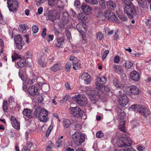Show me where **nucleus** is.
<instances>
[{
	"label": "nucleus",
	"instance_id": "obj_7",
	"mask_svg": "<svg viewBox=\"0 0 151 151\" xmlns=\"http://www.w3.org/2000/svg\"><path fill=\"white\" fill-rule=\"evenodd\" d=\"M137 112L139 113L141 117L145 118L150 114V110L145 106H140L138 108Z\"/></svg>",
	"mask_w": 151,
	"mask_h": 151
},
{
	"label": "nucleus",
	"instance_id": "obj_15",
	"mask_svg": "<svg viewBox=\"0 0 151 151\" xmlns=\"http://www.w3.org/2000/svg\"><path fill=\"white\" fill-rule=\"evenodd\" d=\"M11 123L13 127L15 129H19L20 128L19 123L14 116H11L10 118Z\"/></svg>",
	"mask_w": 151,
	"mask_h": 151
},
{
	"label": "nucleus",
	"instance_id": "obj_18",
	"mask_svg": "<svg viewBox=\"0 0 151 151\" xmlns=\"http://www.w3.org/2000/svg\"><path fill=\"white\" fill-rule=\"evenodd\" d=\"M32 111L28 109H24L23 113L24 115L29 119H32L34 117V115L32 113Z\"/></svg>",
	"mask_w": 151,
	"mask_h": 151
},
{
	"label": "nucleus",
	"instance_id": "obj_23",
	"mask_svg": "<svg viewBox=\"0 0 151 151\" xmlns=\"http://www.w3.org/2000/svg\"><path fill=\"white\" fill-rule=\"evenodd\" d=\"M122 63H123V66L127 69L130 68L133 65L132 62L130 60H123Z\"/></svg>",
	"mask_w": 151,
	"mask_h": 151
},
{
	"label": "nucleus",
	"instance_id": "obj_64",
	"mask_svg": "<svg viewBox=\"0 0 151 151\" xmlns=\"http://www.w3.org/2000/svg\"><path fill=\"white\" fill-rule=\"evenodd\" d=\"M119 61V56L117 55L114 58V62L115 63H118Z\"/></svg>",
	"mask_w": 151,
	"mask_h": 151
},
{
	"label": "nucleus",
	"instance_id": "obj_21",
	"mask_svg": "<svg viewBox=\"0 0 151 151\" xmlns=\"http://www.w3.org/2000/svg\"><path fill=\"white\" fill-rule=\"evenodd\" d=\"M68 16V14L67 12L63 13L62 19L63 21L62 24L63 25H65L68 23L69 22Z\"/></svg>",
	"mask_w": 151,
	"mask_h": 151
},
{
	"label": "nucleus",
	"instance_id": "obj_41",
	"mask_svg": "<svg viewBox=\"0 0 151 151\" xmlns=\"http://www.w3.org/2000/svg\"><path fill=\"white\" fill-rule=\"evenodd\" d=\"M38 119L41 122H45L47 120V116H45L44 115L38 116Z\"/></svg>",
	"mask_w": 151,
	"mask_h": 151
},
{
	"label": "nucleus",
	"instance_id": "obj_40",
	"mask_svg": "<svg viewBox=\"0 0 151 151\" xmlns=\"http://www.w3.org/2000/svg\"><path fill=\"white\" fill-rule=\"evenodd\" d=\"M19 29L20 32L23 33H25L27 31L26 27L23 24L19 25Z\"/></svg>",
	"mask_w": 151,
	"mask_h": 151
},
{
	"label": "nucleus",
	"instance_id": "obj_3",
	"mask_svg": "<svg viewBox=\"0 0 151 151\" xmlns=\"http://www.w3.org/2000/svg\"><path fill=\"white\" fill-rule=\"evenodd\" d=\"M117 143L118 146L120 147H128L131 145L132 140L129 138L122 137L118 139Z\"/></svg>",
	"mask_w": 151,
	"mask_h": 151
},
{
	"label": "nucleus",
	"instance_id": "obj_46",
	"mask_svg": "<svg viewBox=\"0 0 151 151\" xmlns=\"http://www.w3.org/2000/svg\"><path fill=\"white\" fill-rule=\"evenodd\" d=\"M71 66V62H67L65 65V70L66 72H68L70 70Z\"/></svg>",
	"mask_w": 151,
	"mask_h": 151
},
{
	"label": "nucleus",
	"instance_id": "obj_50",
	"mask_svg": "<svg viewBox=\"0 0 151 151\" xmlns=\"http://www.w3.org/2000/svg\"><path fill=\"white\" fill-rule=\"evenodd\" d=\"M0 45L1 47V51L0 52V55H1L3 52V49L4 46L3 40L1 39H0Z\"/></svg>",
	"mask_w": 151,
	"mask_h": 151
},
{
	"label": "nucleus",
	"instance_id": "obj_52",
	"mask_svg": "<svg viewBox=\"0 0 151 151\" xmlns=\"http://www.w3.org/2000/svg\"><path fill=\"white\" fill-rule=\"evenodd\" d=\"M56 0H48V4L49 5L52 6L55 5Z\"/></svg>",
	"mask_w": 151,
	"mask_h": 151
},
{
	"label": "nucleus",
	"instance_id": "obj_5",
	"mask_svg": "<svg viewBox=\"0 0 151 151\" xmlns=\"http://www.w3.org/2000/svg\"><path fill=\"white\" fill-rule=\"evenodd\" d=\"M8 7L10 11L14 12L16 11L18 8V3L15 0H7Z\"/></svg>",
	"mask_w": 151,
	"mask_h": 151
},
{
	"label": "nucleus",
	"instance_id": "obj_55",
	"mask_svg": "<svg viewBox=\"0 0 151 151\" xmlns=\"http://www.w3.org/2000/svg\"><path fill=\"white\" fill-rule=\"evenodd\" d=\"M25 83L28 84H33L34 82L30 78L29 79L28 78H26L25 80Z\"/></svg>",
	"mask_w": 151,
	"mask_h": 151
},
{
	"label": "nucleus",
	"instance_id": "obj_54",
	"mask_svg": "<svg viewBox=\"0 0 151 151\" xmlns=\"http://www.w3.org/2000/svg\"><path fill=\"white\" fill-rule=\"evenodd\" d=\"M118 19L117 17L114 13V14H113V15L111 16V17H110L109 20H111L113 21H117Z\"/></svg>",
	"mask_w": 151,
	"mask_h": 151
},
{
	"label": "nucleus",
	"instance_id": "obj_58",
	"mask_svg": "<svg viewBox=\"0 0 151 151\" xmlns=\"http://www.w3.org/2000/svg\"><path fill=\"white\" fill-rule=\"evenodd\" d=\"M140 106V105H138L137 104H134L131 106L130 108L132 109L135 111H137L138 109V108Z\"/></svg>",
	"mask_w": 151,
	"mask_h": 151
},
{
	"label": "nucleus",
	"instance_id": "obj_31",
	"mask_svg": "<svg viewBox=\"0 0 151 151\" xmlns=\"http://www.w3.org/2000/svg\"><path fill=\"white\" fill-rule=\"evenodd\" d=\"M26 64L25 59H22L17 62V64L19 68H23L25 66Z\"/></svg>",
	"mask_w": 151,
	"mask_h": 151
},
{
	"label": "nucleus",
	"instance_id": "obj_60",
	"mask_svg": "<svg viewBox=\"0 0 151 151\" xmlns=\"http://www.w3.org/2000/svg\"><path fill=\"white\" fill-rule=\"evenodd\" d=\"M65 32L67 38H70L71 37L70 32L68 29H66L65 31Z\"/></svg>",
	"mask_w": 151,
	"mask_h": 151
},
{
	"label": "nucleus",
	"instance_id": "obj_57",
	"mask_svg": "<svg viewBox=\"0 0 151 151\" xmlns=\"http://www.w3.org/2000/svg\"><path fill=\"white\" fill-rule=\"evenodd\" d=\"M46 0H36V4L38 6H40L41 4H42Z\"/></svg>",
	"mask_w": 151,
	"mask_h": 151
},
{
	"label": "nucleus",
	"instance_id": "obj_9",
	"mask_svg": "<svg viewBox=\"0 0 151 151\" xmlns=\"http://www.w3.org/2000/svg\"><path fill=\"white\" fill-rule=\"evenodd\" d=\"M118 98L120 106L124 107L128 104V99L125 94L123 93L120 96H118Z\"/></svg>",
	"mask_w": 151,
	"mask_h": 151
},
{
	"label": "nucleus",
	"instance_id": "obj_43",
	"mask_svg": "<svg viewBox=\"0 0 151 151\" xmlns=\"http://www.w3.org/2000/svg\"><path fill=\"white\" fill-rule=\"evenodd\" d=\"M3 108L4 112L6 111L8 109L7 102L6 101H4L3 103Z\"/></svg>",
	"mask_w": 151,
	"mask_h": 151
},
{
	"label": "nucleus",
	"instance_id": "obj_42",
	"mask_svg": "<svg viewBox=\"0 0 151 151\" xmlns=\"http://www.w3.org/2000/svg\"><path fill=\"white\" fill-rule=\"evenodd\" d=\"M85 1L86 2L92 5H96L98 3L97 0H85Z\"/></svg>",
	"mask_w": 151,
	"mask_h": 151
},
{
	"label": "nucleus",
	"instance_id": "obj_4",
	"mask_svg": "<svg viewBox=\"0 0 151 151\" xmlns=\"http://www.w3.org/2000/svg\"><path fill=\"white\" fill-rule=\"evenodd\" d=\"M72 99L80 106H84L87 104V99L84 95L81 96L80 94L76 95L72 97Z\"/></svg>",
	"mask_w": 151,
	"mask_h": 151
},
{
	"label": "nucleus",
	"instance_id": "obj_28",
	"mask_svg": "<svg viewBox=\"0 0 151 151\" xmlns=\"http://www.w3.org/2000/svg\"><path fill=\"white\" fill-rule=\"evenodd\" d=\"M32 146L31 142H28L26 145L24 146L23 147V150L22 151H30V148Z\"/></svg>",
	"mask_w": 151,
	"mask_h": 151
},
{
	"label": "nucleus",
	"instance_id": "obj_27",
	"mask_svg": "<svg viewBox=\"0 0 151 151\" xmlns=\"http://www.w3.org/2000/svg\"><path fill=\"white\" fill-rule=\"evenodd\" d=\"M126 124V122L125 121H123L120 122L119 125V129L120 130L123 132H126L125 129V125Z\"/></svg>",
	"mask_w": 151,
	"mask_h": 151
},
{
	"label": "nucleus",
	"instance_id": "obj_32",
	"mask_svg": "<svg viewBox=\"0 0 151 151\" xmlns=\"http://www.w3.org/2000/svg\"><path fill=\"white\" fill-rule=\"evenodd\" d=\"M113 14H114L113 12L108 10L106 11L104 14L105 17L109 20Z\"/></svg>",
	"mask_w": 151,
	"mask_h": 151
},
{
	"label": "nucleus",
	"instance_id": "obj_59",
	"mask_svg": "<svg viewBox=\"0 0 151 151\" xmlns=\"http://www.w3.org/2000/svg\"><path fill=\"white\" fill-rule=\"evenodd\" d=\"M109 52V51L108 50H106L104 52L103 55L102 57V59L103 60H104L106 58L107 55Z\"/></svg>",
	"mask_w": 151,
	"mask_h": 151
},
{
	"label": "nucleus",
	"instance_id": "obj_11",
	"mask_svg": "<svg viewBox=\"0 0 151 151\" xmlns=\"http://www.w3.org/2000/svg\"><path fill=\"white\" fill-rule=\"evenodd\" d=\"M99 88H96V89L91 91L90 92V94L92 96H96L97 99L100 98L101 96L102 92Z\"/></svg>",
	"mask_w": 151,
	"mask_h": 151
},
{
	"label": "nucleus",
	"instance_id": "obj_33",
	"mask_svg": "<svg viewBox=\"0 0 151 151\" xmlns=\"http://www.w3.org/2000/svg\"><path fill=\"white\" fill-rule=\"evenodd\" d=\"M97 80H99L100 83L101 84H105L107 81V78L105 76H102L101 77H97Z\"/></svg>",
	"mask_w": 151,
	"mask_h": 151
},
{
	"label": "nucleus",
	"instance_id": "obj_30",
	"mask_svg": "<svg viewBox=\"0 0 151 151\" xmlns=\"http://www.w3.org/2000/svg\"><path fill=\"white\" fill-rule=\"evenodd\" d=\"M104 31L106 35L109 36L112 35L114 32L113 30H111L107 27H104Z\"/></svg>",
	"mask_w": 151,
	"mask_h": 151
},
{
	"label": "nucleus",
	"instance_id": "obj_22",
	"mask_svg": "<svg viewBox=\"0 0 151 151\" xmlns=\"http://www.w3.org/2000/svg\"><path fill=\"white\" fill-rule=\"evenodd\" d=\"M106 6L109 9L111 8L112 10H114L117 6V5L115 2L109 1L107 2Z\"/></svg>",
	"mask_w": 151,
	"mask_h": 151
},
{
	"label": "nucleus",
	"instance_id": "obj_19",
	"mask_svg": "<svg viewBox=\"0 0 151 151\" xmlns=\"http://www.w3.org/2000/svg\"><path fill=\"white\" fill-rule=\"evenodd\" d=\"M116 110L118 113V118L121 119H123L126 116L125 112L120 108H117Z\"/></svg>",
	"mask_w": 151,
	"mask_h": 151
},
{
	"label": "nucleus",
	"instance_id": "obj_29",
	"mask_svg": "<svg viewBox=\"0 0 151 151\" xmlns=\"http://www.w3.org/2000/svg\"><path fill=\"white\" fill-rule=\"evenodd\" d=\"M71 124L70 121L68 119H65L63 122V125L64 128H69Z\"/></svg>",
	"mask_w": 151,
	"mask_h": 151
},
{
	"label": "nucleus",
	"instance_id": "obj_63",
	"mask_svg": "<svg viewBox=\"0 0 151 151\" xmlns=\"http://www.w3.org/2000/svg\"><path fill=\"white\" fill-rule=\"evenodd\" d=\"M75 129L76 130H79L81 129V126L80 124H78L76 125H75Z\"/></svg>",
	"mask_w": 151,
	"mask_h": 151
},
{
	"label": "nucleus",
	"instance_id": "obj_16",
	"mask_svg": "<svg viewBox=\"0 0 151 151\" xmlns=\"http://www.w3.org/2000/svg\"><path fill=\"white\" fill-rule=\"evenodd\" d=\"M63 66L61 63H55L51 67L50 70L53 72H56L63 69Z\"/></svg>",
	"mask_w": 151,
	"mask_h": 151
},
{
	"label": "nucleus",
	"instance_id": "obj_38",
	"mask_svg": "<svg viewBox=\"0 0 151 151\" xmlns=\"http://www.w3.org/2000/svg\"><path fill=\"white\" fill-rule=\"evenodd\" d=\"M56 17L54 15H53L52 14H49L47 17L46 19L47 20H49L51 22H54L55 20Z\"/></svg>",
	"mask_w": 151,
	"mask_h": 151
},
{
	"label": "nucleus",
	"instance_id": "obj_12",
	"mask_svg": "<svg viewBox=\"0 0 151 151\" xmlns=\"http://www.w3.org/2000/svg\"><path fill=\"white\" fill-rule=\"evenodd\" d=\"M131 78L133 81L137 82L140 79V75L136 71H133L130 74Z\"/></svg>",
	"mask_w": 151,
	"mask_h": 151
},
{
	"label": "nucleus",
	"instance_id": "obj_37",
	"mask_svg": "<svg viewBox=\"0 0 151 151\" xmlns=\"http://www.w3.org/2000/svg\"><path fill=\"white\" fill-rule=\"evenodd\" d=\"M48 112L47 110L44 109H41L39 113V116L43 115L45 116H47Z\"/></svg>",
	"mask_w": 151,
	"mask_h": 151
},
{
	"label": "nucleus",
	"instance_id": "obj_20",
	"mask_svg": "<svg viewBox=\"0 0 151 151\" xmlns=\"http://www.w3.org/2000/svg\"><path fill=\"white\" fill-rule=\"evenodd\" d=\"M114 71L119 74L122 73L123 72L122 66L121 65H115L113 67Z\"/></svg>",
	"mask_w": 151,
	"mask_h": 151
},
{
	"label": "nucleus",
	"instance_id": "obj_17",
	"mask_svg": "<svg viewBox=\"0 0 151 151\" xmlns=\"http://www.w3.org/2000/svg\"><path fill=\"white\" fill-rule=\"evenodd\" d=\"M38 65L42 67L45 68L46 66V63L44 54L40 56L38 60Z\"/></svg>",
	"mask_w": 151,
	"mask_h": 151
},
{
	"label": "nucleus",
	"instance_id": "obj_39",
	"mask_svg": "<svg viewBox=\"0 0 151 151\" xmlns=\"http://www.w3.org/2000/svg\"><path fill=\"white\" fill-rule=\"evenodd\" d=\"M138 2L139 6H142V7L146 6L147 4L146 1V0H137Z\"/></svg>",
	"mask_w": 151,
	"mask_h": 151
},
{
	"label": "nucleus",
	"instance_id": "obj_62",
	"mask_svg": "<svg viewBox=\"0 0 151 151\" xmlns=\"http://www.w3.org/2000/svg\"><path fill=\"white\" fill-rule=\"evenodd\" d=\"M84 81L85 83L86 84H89L90 83L91 81V77L90 76L88 77L86 79L83 80Z\"/></svg>",
	"mask_w": 151,
	"mask_h": 151
},
{
	"label": "nucleus",
	"instance_id": "obj_48",
	"mask_svg": "<svg viewBox=\"0 0 151 151\" xmlns=\"http://www.w3.org/2000/svg\"><path fill=\"white\" fill-rule=\"evenodd\" d=\"M53 128V126L52 125L50 126L46 134V137H48L50 134V133Z\"/></svg>",
	"mask_w": 151,
	"mask_h": 151
},
{
	"label": "nucleus",
	"instance_id": "obj_53",
	"mask_svg": "<svg viewBox=\"0 0 151 151\" xmlns=\"http://www.w3.org/2000/svg\"><path fill=\"white\" fill-rule=\"evenodd\" d=\"M96 135L98 138H101L103 137V133L101 131H99L96 133Z\"/></svg>",
	"mask_w": 151,
	"mask_h": 151
},
{
	"label": "nucleus",
	"instance_id": "obj_36",
	"mask_svg": "<svg viewBox=\"0 0 151 151\" xmlns=\"http://www.w3.org/2000/svg\"><path fill=\"white\" fill-rule=\"evenodd\" d=\"M114 84L115 86L117 88H122L123 86L122 84L119 82L118 81L117 79H114L113 81Z\"/></svg>",
	"mask_w": 151,
	"mask_h": 151
},
{
	"label": "nucleus",
	"instance_id": "obj_34",
	"mask_svg": "<svg viewBox=\"0 0 151 151\" xmlns=\"http://www.w3.org/2000/svg\"><path fill=\"white\" fill-rule=\"evenodd\" d=\"M81 67V62L80 61H78L76 63H73V68L76 70L80 68Z\"/></svg>",
	"mask_w": 151,
	"mask_h": 151
},
{
	"label": "nucleus",
	"instance_id": "obj_44",
	"mask_svg": "<svg viewBox=\"0 0 151 151\" xmlns=\"http://www.w3.org/2000/svg\"><path fill=\"white\" fill-rule=\"evenodd\" d=\"M100 4L101 5L103 9H105L106 8V3L104 0H98Z\"/></svg>",
	"mask_w": 151,
	"mask_h": 151
},
{
	"label": "nucleus",
	"instance_id": "obj_26",
	"mask_svg": "<svg viewBox=\"0 0 151 151\" xmlns=\"http://www.w3.org/2000/svg\"><path fill=\"white\" fill-rule=\"evenodd\" d=\"M76 27L78 31L81 34L82 37H83V35L84 34V32L83 30L84 29L83 25L81 24H79L76 26Z\"/></svg>",
	"mask_w": 151,
	"mask_h": 151
},
{
	"label": "nucleus",
	"instance_id": "obj_47",
	"mask_svg": "<svg viewBox=\"0 0 151 151\" xmlns=\"http://www.w3.org/2000/svg\"><path fill=\"white\" fill-rule=\"evenodd\" d=\"M12 60L14 61L17 59L20 58V56L16 53H14V55L12 56Z\"/></svg>",
	"mask_w": 151,
	"mask_h": 151
},
{
	"label": "nucleus",
	"instance_id": "obj_2",
	"mask_svg": "<svg viewBox=\"0 0 151 151\" xmlns=\"http://www.w3.org/2000/svg\"><path fill=\"white\" fill-rule=\"evenodd\" d=\"M124 12L129 18H132L136 15L135 8L132 4L125 6Z\"/></svg>",
	"mask_w": 151,
	"mask_h": 151
},
{
	"label": "nucleus",
	"instance_id": "obj_51",
	"mask_svg": "<svg viewBox=\"0 0 151 151\" xmlns=\"http://www.w3.org/2000/svg\"><path fill=\"white\" fill-rule=\"evenodd\" d=\"M90 75L87 73H83L81 76V78L82 79L84 80L86 79L88 77L90 76Z\"/></svg>",
	"mask_w": 151,
	"mask_h": 151
},
{
	"label": "nucleus",
	"instance_id": "obj_45",
	"mask_svg": "<svg viewBox=\"0 0 151 151\" xmlns=\"http://www.w3.org/2000/svg\"><path fill=\"white\" fill-rule=\"evenodd\" d=\"M40 106H37L35 108V111L34 113V114H33L34 116H35L36 117H37V114L40 112V111L41 109H40Z\"/></svg>",
	"mask_w": 151,
	"mask_h": 151
},
{
	"label": "nucleus",
	"instance_id": "obj_24",
	"mask_svg": "<svg viewBox=\"0 0 151 151\" xmlns=\"http://www.w3.org/2000/svg\"><path fill=\"white\" fill-rule=\"evenodd\" d=\"M64 39L63 38H57V41L55 43L56 47H61L64 44Z\"/></svg>",
	"mask_w": 151,
	"mask_h": 151
},
{
	"label": "nucleus",
	"instance_id": "obj_35",
	"mask_svg": "<svg viewBox=\"0 0 151 151\" xmlns=\"http://www.w3.org/2000/svg\"><path fill=\"white\" fill-rule=\"evenodd\" d=\"M86 14L83 13H80L79 14L78 19L79 20H85L87 18Z\"/></svg>",
	"mask_w": 151,
	"mask_h": 151
},
{
	"label": "nucleus",
	"instance_id": "obj_14",
	"mask_svg": "<svg viewBox=\"0 0 151 151\" xmlns=\"http://www.w3.org/2000/svg\"><path fill=\"white\" fill-rule=\"evenodd\" d=\"M81 8L83 12L86 15L90 14L91 11V8L90 6L85 3L82 4Z\"/></svg>",
	"mask_w": 151,
	"mask_h": 151
},
{
	"label": "nucleus",
	"instance_id": "obj_49",
	"mask_svg": "<svg viewBox=\"0 0 151 151\" xmlns=\"http://www.w3.org/2000/svg\"><path fill=\"white\" fill-rule=\"evenodd\" d=\"M118 17L122 21H126L127 20V17L124 14H120Z\"/></svg>",
	"mask_w": 151,
	"mask_h": 151
},
{
	"label": "nucleus",
	"instance_id": "obj_25",
	"mask_svg": "<svg viewBox=\"0 0 151 151\" xmlns=\"http://www.w3.org/2000/svg\"><path fill=\"white\" fill-rule=\"evenodd\" d=\"M26 74V72L25 69L20 70L19 71V77L23 81L25 79Z\"/></svg>",
	"mask_w": 151,
	"mask_h": 151
},
{
	"label": "nucleus",
	"instance_id": "obj_13",
	"mask_svg": "<svg viewBox=\"0 0 151 151\" xmlns=\"http://www.w3.org/2000/svg\"><path fill=\"white\" fill-rule=\"evenodd\" d=\"M14 40L17 48L19 50L21 49L24 44V41L22 40V38H14Z\"/></svg>",
	"mask_w": 151,
	"mask_h": 151
},
{
	"label": "nucleus",
	"instance_id": "obj_1",
	"mask_svg": "<svg viewBox=\"0 0 151 151\" xmlns=\"http://www.w3.org/2000/svg\"><path fill=\"white\" fill-rule=\"evenodd\" d=\"M72 137L75 144L78 146L81 145L85 140L84 136L78 131L75 132L73 134Z\"/></svg>",
	"mask_w": 151,
	"mask_h": 151
},
{
	"label": "nucleus",
	"instance_id": "obj_10",
	"mask_svg": "<svg viewBox=\"0 0 151 151\" xmlns=\"http://www.w3.org/2000/svg\"><path fill=\"white\" fill-rule=\"evenodd\" d=\"M28 92L31 96H35L39 93V90L37 87L32 85L29 88Z\"/></svg>",
	"mask_w": 151,
	"mask_h": 151
},
{
	"label": "nucleus",
	"instance_id": "obj_6",
	"mask_svg": "<svg viewBox=\"0 0 151 151\" xmlns=\"http://www.w3.org/2000/svg\"><path fill=\"white\" fill-rule=\"evenodd\" d=\"M70 109L71 111L72 114L75 117H82L83 115V111L78 106L70 107Z\"/></svg>",
	"mask_w": 151,
	"mask_h": 151
},
{
	"label": "nucleus",
	"instance_id": "obj_8",
	"mask_svg": "<svg viewBox=\"0 0 151 151\" xmlns=\"http://www.w3.org/2000/svg\"><path fill=\"white\" fill-rule=\"evenodd\" d=\"M126 93L130 96L137 95L139 94L138 88L135 86H132L128 88L126 91Z\"/></svg>",
	"mask_w": 151,
	"mask_h": 151
},
{
	"label": "nucleus",
	"instance_id": "obj_56",
	"mask_svg": "<svg viewBox=\"0 0 151 151\" xmlns=\"http://www.w3.org/2000/svg\"><path fill=\"white\" fill-rule=\"evenodd\" d=\"M38 27L36 25H34L32 27V30L33 32L34 33H36L38 31Z\"/></svg>",
	"mask_w": 151,
	"mask_h": 151
},
{
	"label": "nucleus",
	"instance_id": "obj_61",
	"mask_svg": "<svg viewBox=\"0 0 151 151\" xmlns=\"http://www.w3.org/2000/svg\"><path fill=\"white\" fill-rule=\"evenodd\" d=\"M62 143V140L60 139H59L56 142V145L57 147H58L60 146Z\"/></svg>",
	"mask_w": 151,
	"mask_h": 151
}]
</instances>
